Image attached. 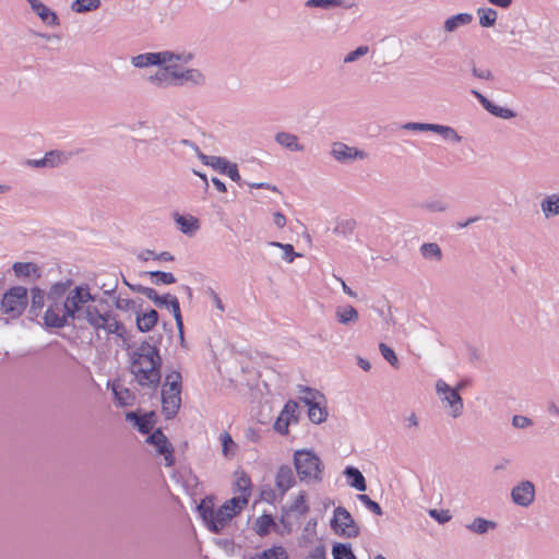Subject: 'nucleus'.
<instances>
[{
  "label": "nucleus",
  "instance_id": "f257e3e1",
  "mask_svg": "<svg viewBox=\"0 0 559 559\" xmlns=\"http://www.w3.org/2000/svg\"><path fill=\"white\" fill-rule=\"evenodd\" d=\"M129 356L130 372L135 382L142 388L156 390L160 383L163 364L157 345L143 341Z\"/></svg>",
  "mask_w": 559,
  "mask_h": 559
},
{
  "label": "nucleus",
  "instance_id": "f03ea898",
  "mask_svg": "<svg viewBox=\"0 0 559 559\" xmlns=\"http://www.w3.org/2000/svg\"><path fill=\"white\" fill-rule=\"evenodd\" d=\"M91 301L95 302L96 297L91 294L88 286H76L70 290L63 302L47 301L48 306L43 316L44 324L47 328H64L69 324L68 319L80 320L81 310Z\"/></svg>",
  "mask_w": 559,
  "mask_h": 559
},
{
  "label": "nucleus",
  "instance_id": "7ed1b4c3",
  "mask_svg": "<svg viewBox=\"0 0 559 559\" xmlns=\"http://www.w3.org/2000/svg\"><path fill=\"white\" fill-rule=\"evenodd\" d=\"M245 507L246 500L243 497H233L217 510L213 508L211 500L204 499L198 506V511L209 531L219 534Z\"/></svg>",
  "mask_w": 559,
  "mask_h": 559
},
{
  "label": "nucleus",
  "instance_id": "20e7f679",
  "mask_svg": "<svg viewBox=\"0 0 559 559\" xmlns=\"http://www.w3.org/2000/svg\"><path fill=\"white\" fill-rule=\"evenodd\" d=\"M293 462L300 481L307 484L322 481L324 464L312 450H296L293 455Z\"/></svg>",
  "mask_w": 559,
  "mask_h": 559
},
{
  "label": "nucleus",
  "instance_id": "39448f33",
  "mask_svg": "<svg viewBox=\"0 0 559 559\" xmlns=\"http://www.w3.org/2000/svg\"><path fill=\"white\" fill-rule=\"evenodd\" d=\"M182 377L177 370L166 374L162 386V412L166 419L177 416L181 406Z\"/></svg>",
  "mask_w": 559,
  "mask_h": 559
},
{
  "label": "nucleus",
  "instance_id": "423d86ee",
  "mask_svg": "<svg viewBox=\"0 0 559 559\" xmlns=\"http://www.w3.org/2000/svg\"><path fill=\"white\" fill-rule=\"evenodd\" d=\"M28 305L27 289L24 286H13L8 289L1 299V310L10 318H19Z\"/></svg>",
  "mask_w": 559,
  "mask_h": 559
},
{
  "label": "nucleus",
  "instance_id": "0eeeda50",
  "mask_svg": "<svg viewBox=\"0 0 559 559\" xmlns=\"http://www.w3.org/2000/svg\"><path fill=\"white\" fill-rule=\"evenodd\" d=\"M330 525L335 534L345 538H355L360 534L359 526L356 524L352 514L346 508L341 506L334 509Z\"/></svg>",
  "mask_w": 559,
  "mask_h": 559
},
{
  "label": "nucleus",
  "instance_id": "6e6552de",
  "mask_svg": "<svg viewBox=\"0 0 559 559\" xmlns=\"http://www.w3.org/2000/svg\"><path fill=\"white\" fill-rule=\"evenodd\" d=\"M170 71L171 86H203L206 83L205 74L197 68L167 67Z\"/></svg>",
  "mask_w": 559,
  "mask_h": 559
},
{
  "label": "nucleus",
  "instance_id": "1a4fd4ad",
  "mask_svg": "<svg viewBox=\"0 0 559 559\" xmlns=\"http://www.w3.org/2000/svg\"><path fill=\"white\" fill-rule=\"evenodd\" d=\"M436 391L444 408L449 409V414L453 418H457L463 414V399L457 389L451 388L445 381L440 379L436 382Z\"/></svg>",
  "mask_w": 559,
  "mask_h": 559
},
{
  "label": "nucleus",
  "instance_id": "9d476101",
  "mask_svg": "<svg viewBox=\"0 0 559 559\" xmlns=\"http://www.w3.org/2000/svg\"><path fill=\"white\" fill-rule=\"evenodd\" d=\"M331 156L342 164H350L355 160H364L368 154L364 150L349 146L343 142H334L331 146Z\"/></svg>",
  "mask_w": 559,
  "mask_h": 559
},
{
  "label": "nucleus",
  "instance_id": "9b49d317",
  "mask_svg": "<svg viewBox=\"0 0 559 559\" xmlns=\"http://www.w3.org/2000/svg\"><path fill=\"white\" fill-rule=\"evenodd\" d=\"M302 391L306 393V395L301 397V401L308 406L309 419L313 424L323 423L328 417V411L325 407L321 406L319 402L316 401V397L319 393L310 388H305Z\"/></svg>",
  "mask_w": 559,
  "mask_h": 559
},
{
  "label": "nucleus",
  "instance_id": "f8f14e48",
  "mask_svg": "<svg viewBox=\"0 0 559 559\" xmlns=\"http://www.w3.org/2000/svg\"><path fill=\"white\" fill-rule=\"evenodd\" d=\"M511 499L514 504L527 508L535 499V486L530 480H522L511 490Z\"/></svg>",
  "mask_w": 559,
  "mask_h": 559
},
{
  "label": "nucleus",
  "instance_id": "ddd939ff",
  "mask_svg": "<svg viewBox=\"0 0 559 559\" xmlns=\"http://www.w3.org/2000/svg\"><path fill=\"white\" fill-rule=\"evenodd\" d=\"M146 441L156 448V451L164 456L166 466L174 465L173 447L160 429L151 433Z\"/></svg>",
  "mask_w": 559,
  "mask_h": 559
},
{
  "label": "nucleus",
  "instance_id": "4468645a",
  "mask_svg": "<svg viewBox=\"0 0 559 559\" xmlns=\"http://www.w3.org/2000/svg\"><path fill=\"white\" fill-rule=\"evenodd\" d=\"M296 484V477L293 468L283 464L278 467L275 474V486L283 497L294 485Z\"/></svg>",
  "mask_w": 559,
  "mask_h": 559
},
{
  "label": "nucleus",
  "instance_id": "2eb2a0df",
  "mask_svg": "<svg viewBox=\"0 0 559 559\" xmlns=\"http://www.w3.org/2000/svg\"><path fill=\"white\" fill-rule=\"evenodd\" d=\"M471 93L477 98V100L483 105V107L488 112H490L492 116L501 118V119H512V118L516 117L515 111H513L512 109L500 107V106L493 104L478 91L472 90Z\"/></svg>",
  "mask_w": 559,
  "mask_h": 559
},
{
  "label": "nucleus",
  "instance_id": "dca6fc26",
  "mask_svg": "<svg viewBox=\"0 0 559 559\" xmlns=\"http://www.w3.org/2000/svg\"><path fill=\"white\" fill-rule=\"evenodd\" d=\"M12 270L14 275L22 280L34 282L41 277V269L33 262H15Z\"/></svg>",
  "mask_w": 559,
  "mask_h": 559
},
{
  "label": "nucleus",
  "instance_id": "f3484780",
  "mask_svg": "<svg viewBox=\"0 0 559 559\" xmlns=\"http://www.w3.org/2000/svg\"><path fill=\"white\" fill-rule=\"evenodd\" d=\"M107 312L108 311H103L98 306L87 302L81 310L82 318L80 320H85L95 330H100L104 323V317Z\"/></svg>",
  "mask_w": 559,
  "mask_h": 559
},
{
  "label": "nucleus",
  "instance_id": "a211bd4d",
  "mask_svg": "<svg viewBox=\"0 0 559 559\" xmlns=\"http://www.w3.org/2000/svg\"><path fill=\"white\" fill-rule=\"evenodd\" d=\"M154 417H155L154 412H150L142 416L138 415L134 412H129L126 414V419L128 421H132L136 426L138 430L141 433H150L151 432V430L153 429L154 424H155Z\"/></svg>",
  "mask_w": 559,
  "mask_h": 559
},
{
  "label": "nucleus",
  "instance_id": "6ab92c4d",
  "mask_svg": "<svg viewBox=\"0 0 559 559\" xmlns=\"http://www.w3.org/2000/svg\"><path fill=\"white\" fill-rule=\"evenodd\" d=\"M31 5L32 10L39 16V19L50 25L57 26L59 25V19L57 14L51 11L46 4H44L39 0H26Z\"/></svg>",
  "mask_w": 559,
  "mask_h": 559
},
{
  "label": "nucleus",
  "instance_id": "aec40b11",
  "mask_svg": "<svg viewBox=\"0 0 559 559\" xmlns=\"http://www.w3.org/2000/svg\"><path fill=\"white\" fill-rule=\"evenodd\" d=\"M163 66H179V64H188L194 59V55L192 52L182 50V51H171V50H163L162 51Z\"/></svg>",
  "mask_w": 559,
  "mask_h": 559
},
{
  "label": "nucleus",
  "instance_id": "412c9836",
  "mask_svg": "<svg viewBox=\"0 0 559 559\" xmlns=\"http://www.w3.org/2000/svg\"><path fill=\"white\" fill-rule=\"evenodd\" d=\"M31 298L28 314L32 318H37L43 312V308L45 307L47 300V294L39 287H33L31 289Z\"/></svg>",
  "mask_w": 559,
  "mask_h": 559
},
{
  "label": "nucleus",
  "instance_id": "4be33fe9",
  "mask_svg": "<svg viewBox=\"0 0 559 559\" xmlns=\"http://www.w3.org/2000/svg\"><path fill=\"white\" fill-rule=\"evenodd\" d=\"M213 160V169L218 170L224 175H227L233 181L240 183L241 177L239 175L238 167L236 164L230 163L229 160L221 156H217Z\"/></svg>",
  "mask_w": 559,
  "mask_h": 559
},
{
  "label": "nucleus",
  "instance_id": "5701e85b",
  "mask_svg": "<svg viewBox=\"0 0 559 559\" xmlns=\"http://www.w3.org/2000/svg\"><path fill=\"white\" fill-rule=\"evenodd\" d=\"M131 63L135 68H146L150 66H163L162 51L145 52L132 57Z\"/></svg>",
  "mask_w": 559,
  "mask_h": 559
},
{
  "label": "nucleus",
  "instance_id": "b1692460",
  "mask_svg": "<svg viewBox=\"0 0 559 559\" xmlns=\"http://www.w3.org/2000/svg\"><path fill=\"white\" fill-rule=\"evenodd\" d=\"M275 142L292 152L305 151V146L299 143L298 136L289 132H277L275 134Z\"/></svg>",
  "mask_w": 559,
  "mask_h": 559
},
{
  "label": "nucleus",
  "instance_id": "393cba45",
  "mask_svg": "<svg viewBox=\"0 0 559 559\" xmlns=\"http://www.w3.org/2000/svg\"><path fill=\"white\" fill-rule=\"evenodd\" d=\"M158 321V312L154 309H151L147 312H138L136 313V328L140 332H148L151 331Z\"/></svg>",
  "mask_w": 559,
  "mask_h": 559
},
{
  "label": "nucleus",
  "instance_id": "a878e982",
  "mask_svg": "<svg viewBox=\"0 0 559 559\" xmlns=\"http://www.w3.org/2000/svg\"><path fill=\"white\" fill-rule=\"evenodd\" d=\"M343 474L346 476L348 480V485L353 488H355L358 491H366L367 484L364 475L361 472L354 467V466H347Z\"/></svg>",
  "mask_w": 559,
  "mask_h": 559
},
{
  "label": "nucleus",
  "instance_id": "bb28decb",
  "mask_svg": "<svg viewBox=\"0 0 559 559\" xmlns=\"http://www.w3.org/2000/svg\"><path fill=\"white\" fill-rule=\"evenodd\" d=\"M473 21V15L471 13H457L448 17L444 21L443 29L448 33L455 32L459 27L466 26L471 24Z\"/></svg>",
  "mask_w": 559,
  "mask_h": 559
},
{
  "label": "nucleus",
  "instance_id": "cd10ccee",
  "mask_svg": "<svg viewBox=\"0 0 559 559\" xmlns=\"http://www.w3.org/2000/svg\"><path fill=\"white\" fill-rule=\"evenodd\" d=\"M71 285H72L71 280H67L64 282H57V283L52 284L50 286L48 293H46L47 301L63 302L64 301L63 298Z\"/></svg>",
  "mask_w": 559,
  "mask_h": 559
},
{
  "label": "nucleus",
  "instance_id": "c85d7f7f",
  "mask_svg": "<svg viewBox=\"0 0 559 559\" xmlns=\"http://www.w3.org/2000/svg\"><path fill=\"white\" fill-rule=\"evenodd\" d=\"M466 528L474 534L484 535L489 531L496 530L497 523L495 521L477 516L466 525Z\"/></svg>",
  "mask_w": 559,
  "mask_h": 559
},
{
  "label": "nucleus",
  "instance_id": "c756f323",
  "mask_svg": "<svg viewBox=\"0 0 559 559\" xmlns=\"http://www.w3.org/2000/svg\"><path fill=\"white\" fill-rule=\"evenodd\" d=\"M242 559H288V554L282 546H273L261 552L243 556Z\"/></svg>",
  "mask_w": 559,
  "mask_h": 559
},
{
  "label": "nucleus",
  "instance_id": "7c9ffc66",
  "mask_svg": "<svg viewBox=\"0 0 559 559\" xmlns=\"http://www.w3.org/2000/svg\"><path fill=\"white\" fill-rule=\"evenodd\" d=\"M540 209L546 218L559 215V194L546 195L540 202Z\"/></svg>",
  "mask_w": 559,
  "mask_h": 559
},
{
  "label": "nucleus",
  "instance_id": "2f4dec72",
  "mask_svg": "<svg viewBox=\"0 0 559 559\" xmlns=\"http://www.w3.org/2000/svg\"><path fill=\"white\" fill-rule=\"evenodd\" d=\"M111 390L117 403L120 406H130L133 404L134 394L127 388H123L118 382H112Z\"/></svg>",
  "mask_w": 559,
  "mask_h": 559
},
{
  "label": "nucleus",
  "instance_id": "473e14b6",
  "mask_svg": "<svg viewBox=\"0 0 559 559\" xmlns=\"http://www.w3.org/2000/svg\"><path fill=\"white\" fill-rule=\"evenodd\" d=\"M175 221L180 231L186 235H193L200 228L199 221L194 216H183L176 214Z\"/></svg>",
  "mask_w": 559,
  "mask_h": 559
},
{
  "label": "nucleus",
  "instance_id": "72a5a7b5",
  "mask_svg": "<svg viewBox=\"0 0 559 559\" xmlns=\"http://www.w3.org/2000/svg\"><path fill=\"white\" fill-rule=\"evenodd\" d=\"M428 131L435 132L439 135H441L444 140L460 143L462 141V136L459 135V133L449 126H442L437 123H429L428 124Z\"/></svg>",
  "mask_w": 559,
  "mask_h": 559
},
{
  "label": "nucleus",
  "instance_id": "f704fd0d",
  "mask_svg": "<svg viewBox=\"0 0 559 559\" xmlns=\"http://www.w3.org/2000/svg\"><path fill=\"white\" fill-rule=\"evenodd\" d=\"M335 317L337 322L344 325L356 323L359 319V314L353 306L337 307Z\"/></svg>",
  "mask_w": 559,
  "mask_h": 559
},
{
  "label": "nucleus",
  "instance_id": "c9c22d12",
  "mask_svg": "<svg viewBox=\"0 0 559 559\" xmlns=\"http://www.w3.org/2000/svg\"><path fill=\"white\" fill-rule=\"evenodd\" d=\"M235 492H239L238 497H243L246 500V506L248 504V499L251 495V479L250 477L241 472L236 479L235 483Z\"/></svg>",
  "mask_w": 559,
  "mask_h": 559
},
{
  "label": "nucleus",
  "instance_id": "e433bc0d",
  "mask_svg": "<svg viewBox=\"0 0 559 559\" xmlns=\"http://www.w3.org/2000/svg\"><path fill=\"white\" fill-rule=\"evenodd\" d=\"M100 329L105 330L108 334H117L118 336H122L126 331L123 324L109 311L104 317V323Z\"/></svg>",
  "mask_w": 559,
  "mask_h": 559
},
{
  "label": "nucleus",
  "instance_id": "4c0bfd02",
  "mask_svg": "<svg viewBox=\"0 0 559 559\" xmlns=\"http://www.w3.org/2000/svg\"><path fill=\"white\" fill-rule=\"evenodd\" d=\"M353 5V2L347 3L344 0H308L306 2L307 8H320L323 10H329L336 7L350 9Z\"/></svg>",
  "mask_w": 559,
  "mask_h": 559
},
{
  "label": "nucleus",
  "instance_id": "58836bf2",
  "mask_svg": "<svg viewBox=\"0 0 559 559\" xmlns=\"http://www.w3.org/2000/svg\"><path fill=\"white\" fill-rule=\"evenodd\" d=\"M419 251L427 260L440 262L443 258L440 246L436 242H425L420 246Z\"/></svg>",
  "mask_w": 559,
  "mask_h": 559
},
{
  "label": "nucleus",
  "instance_id": "ea45409f",
  "mask_svg": "<svg viewBox=\"0 0 559 559\" xmlns=\"http://www.w3.org/2000/svg\"><path fill=\"white\" fill-rule=\"evenodd\" d=\"M167 309H169L171 312H173V316H174V319L176 321V326L179 331V336H180V340H181V343L183 342V321H182V316H181V311H180V304H179V300L176 296H173L168 304H167Z\"/></svg>",
  "mask_w": 559,
  "mask_h": 559
},
{
  "label": "nucleus",
  "instance_id": "a19ab883",
  "mask_svg": "<svg viewBox=\"0 0 559 559\" xmlns=\"http://www.w3.org/2000/svg\"><path fill=\"white\" fill-rule=\"evenodd\" d=\"M477 15L481 27H492L498 19V12L492 8H479Z\"/></svg>",
  "mask_w": 559,
  "mask_h": 559
},
{
  "label": "nucleus",
  "instance_id": "79ce46f5",
  "mask_svg": "<svg viewBox=\"0 0 559 559\" xmlns=\"http://www.w3.org/2000/svg\"><path fill=\"white\" fill-rule=\"evenodd\" d=\"M100 0H74L71 10L75 13H87L99 9Z\"/></svg>",
  "mask_w": 559,
  "mask_h": 559
},
{
  "label": "nucleus",
  "instance_id": "37998d69",
  "mask_svg": "<svg viewBox=\"0 0 559 559\" xmlns=\"http://www.w3.org/2000/svg\"><path fill=\"white\" fill-rule=\"evenodd\" d=\"M274 525L275 522L271 514H262L257 519L254 530L258 535L265 536L269 534L271 527Z\"/></svg>",
  "mask_w": 559,
  "mask_h": 559
},
{
  "label": "nucleus",
  "instance_id": "c03bdc74",
  "mask_svg": "<svg viewBox=\"0 0 559 559\" xmlns=\"http://www.w3.org/2000/svg\"><path fill=\"white\" fill-rule=\"evenodd\" d=\"M333 559H357L349 544L335 543L332 547Z\"/></svg>",
  "mask_w": 559,
  "mask_h": 559
},
{
  "label": "nucleus",
  "instance_id": "a18cd8bd",
  "mask_svg": "<svg viewBox=\"0 0 559 559\" xmlns=\"http://www.w3.org/2000/svg\"><path fill=\"white\" fill-rule=\"evenodd\" d=\"M289 512L297 513L300 516H304L309 512V506L307 504V495L305 491H300L298 493L295 501L289 507Z\"/></svg>",
  "mask_w": 559,
  "mask_h": 559
},
{
  "label": "nucleus",
  "instance_id": "49530a36",
  "mask_svg": "<svg viewBox=\"0 0 559 559\" xmlns=\"http://www.w3.org/2000/svg\"><path fill=\"white\" fill-rule=\"evenodd\" d=\"M148 81L157 87L171 86L170 71L167 70V66H164L163 70L156 72L154 75H151Z\"/></svg>",
  "mask_w": 559,
  "mask_h": 559
},
{
  "label": "nucleus",
  "instance_id": "de8ad7c7",
  "mask_svg": "<svg viewBox=\"0 0 559 559\" xmlns=\"http://www.w3.org/2000/svg\"><path fill=\"white\" fill-rule=\"evenodd\" d=\"M44 157L47 162V168H55L67 163L69 159V154L60 151H50L47 152Z\"/></svg>",
  "mask_w": 559,
  "mask_h": 559
},
{
  "label": "nucleus",
  "instance_id": "09e8293b",
  "mask_svg": "<svg viewBox=\"0 0 559 559\" xmlns=\"http://www.w3.org/2000/svg\"><path fill=\"white\" fill-rule=\"evenodd\" d=\"M419 206L421 210L430 213H443L447 212L450 207L449 203L441 199L425 201L420 203Z\"/></svg>",
  "mask_w": 559,
  "mask_h": 559
},
{
  "label": "nucleus",
  "instance_id": "8fccbe9b",
  "mask_svg": "<svg viewBox=\"0 0 559 559\" xmlns=\"http://www.w3.org/2000/svg\"><path fill=\"white\" fill-rule=\"evenodd\" d=\"M138 258L142 261H147L148 259H154L157 261L171 262L175 260L174 255L168 251H163L160 253H155L153 250H144L141 252Z\"/></svg>",
  "mask_w": 559,
  "mask_h": 559
},
{
  "label": "nucleus",
  "instance_id": "3c124183",
  "mask_svg": "<svg viewBox=\"0 0 559 559\" xmlns=\"http://www.w3.org/2000/svg\"><path fill=\"white\" fill-rule=\"evenodd\" d=\"M146 274H148L153 278L152 282L155 285H160V284L169 285V284H174L176 282V277L174 276L173 273L163 272V271H151V272H147Z\"/></svg>",
  "mask_w": 559,
  "mask_h": 559
},
{
  "label": "nucleus",
  "instance_id": "603ef678",
  "mask_svg": "<svg viewBox=\"0 0 559 559\" xmlns=\"http://www.w3.org/2000/svg\"><path fill=\"white\" fill-rule=\"evenodd\" d=\"M270 246L281 248L284 251L283 259L288 263H292L295 258L301 257L300 253L295 252L293 245L290 243H281L278 241L269 242Z\"/></svg>",
  "mask_w": 559,
  "mask_h": 559
},
{
  "label": "nucleus",
  "instance_id": "864d4df0",
  "mask_svg": "<svg viewBox=\"0 0 559 559\" xmlns=\"http://www.w3.org/2000/svg\"><path fill=\"white\" fill-rule=\"evenodd\" d=\"M219 440L222 442V451L225 456L234 455L236 443L234 442L231 436L224 431L219 436Z\"/></svg>",
  "mask_w": 559,
  "mask_h": 559
},
{
  "label": "nucleus",
  "instance_id": "5fc2aeb1",
  "mask_svg": "<svg viewBox=\"0 0 559 559\" xmlns=\"http://www.w3.org/2000/svg\"><path fill=\"white\" fill-rule=\"evenodd\" d=\"M145 293H147L146 298L153 301L154 305L158 308H166L169 299L173 297L170 294L159 296L154 288H151V290H145Z\"/></svg>",
  "mask_w": 559,
  "mask_h": 559
},
{
  "label": "nucleus",
  "instance_id": "6e6d98bb",
  "mask_svg": "<svg viewBox=\"0 0 559 559\" xmlns=\"http://www.w3.org/2000/svg\"><path fill=\"white\" fill-rule=\"evenodd\" d=\"M379 350L382 357L394 368H399V359L394 353V350L384 343L379 344Z\"/></svg>",
  "mask_w": 559,
  "mask_h": 559
},
{
  "label": "nucleus",
  "instance_id": "4d7b16f0",
  "mask_svg": "<svg viewBox=\"0 0 559 559\" xmlns=\"http://www.w3.org/2000/svg\"><path fill=\"white\" fill-rule=\"evenodd\" d=\"M357 499L368 509L370 510L372 513H374L376 515H382L383 514V511H382V508L380 507V504L376 501H373L372 499H370V497L368 495H365V493H360L357 496Z\"/></svg>",
  "mask_w": 559,
  "mask_h": 559
},
{
  "label": "nucleus",
  "instance_id": "13d9d810",
  "mask_svg": "<svg viewBox=\"0 0 559 559\" xmlns=\"http://www.w3.org/2000/svg\"><path fill=\"white\" fill-rule=\"evenodd\" d=\"M290 423L292 420L289 419V417L280 414V416L274 423V430L277 431L280 435L286 436L288 433V426L290 425Z\"/></svg>",
  "mask_w": 559,
  "mask_h": 559
},
{
  "label": "nucleus",
  "instance_id": "bf43d9fd",
  "mask_svg": "<svg viewBox=\"0 0 559 559\" xmlns=\"http://www.w3.org/2000/svg\"><path fill=\"white\" fill-rule=\"evenodd\" d=\"M369 52L368 46H359L355 50L347 53L344 58L345 63H352L357 61L359 58L366 56Z\"/></svg>",
  "mask_w": 559,
  "mask_h": 559
},
{
  "label": "nucleus",
  "instance_id": "052dcab7",
  "mask_svg": "<svg viewBox=\"0 0 559 559\" xmlns=\"http://www.w3.org/2000/svg\"><path fill=\"white\" fill-rule=\"evenodd\" d=\"M297 409H298L297 402L290 400L285 404L281 414L286 417H289V419L292 421L296 423L297 421V416H296Z\"/></svg>",
  "mask_w": 559,
  "mask_h": 559
},
{
  "label": "nucleus",
  "instance_id": "680f3d73",
  "mask_svg": "<svg viewBox=\"0 0 559 559\" xmlns=\"http://www.w3.org/2000/svg\"><path fill=\"white\" fill-rule=\"evenodd\" d=\"M429 515L440 524H444L451 520V514L448 510H436L431 509L429 510Z\"/></svg>",
  "mask_w": 559,
  "mask_h": 559
},
{
  "label": "nucleus",
  "instance_id": "e2e57ef3",
  "mask_svg": "<svg viewBox=\"0 0 559 559\" xmlns=\"http://www.w3.org/2000/svg\"><path fill=\"white\" fill-rule=\"evenodd\" d=\"M533 425V420L523 415H514L512 417V426L519 429H524Z\"/></svg>",
  "mask_w": 559,
  "mask_h": 559
},
{
  "label": "nucleus",
  "instance_id": "0e129e2a",
  "mask_svg": "<svg viewBox=\"0 0 559 559\" xmlns=\"http://www.w3.org/2000/svg\"><path fill=\"white\" fill-rule=\"evenodd\" d=\"M472 73L475 78L490 81L493 79V75L489 69H477L476 67H473Z\"/></svg>",
  "mask_w": 559,
  "mask_h": 559
},
{
  "label": "nucleus",
  "instance_id": "69168bd1",
  "mask_svg": "<svg viewBox=\"0 0 559 559\" xmlns=\"http://www.w3.org/2000/svg\"><path fill=\"white\" fill-rule=\"evenodd\" d=\"M428 124L429 123L423 122H407L403 124L402 128L409 131H428Z\"/></svg>",
  "mask_w": 559,
  "mask_h": 559
},
{
  "label": "nucleus",
  "instance_id": "338daca9",
  "mask_svg": "<svg viewBox=\"0 0 559 559\" xmlns=\"http://www.w3.org/2000/svg\"><path fill=\"white\" fill-rule=\"evenodd\" d=\"M309 558L310 559H326V551H325L324 546L319 545V546L314 547L311 550Z\"/></svg>",
  "mask_w": 559,
  "mask_h": 559
},
{
  "label": "nucleus",
  "instance_id": "774afa93",
  "mask_svg": "<svg viewBox=\"0 0 559 559\" xmlns=\"http://www.w3.org/2000/svg\"><path fill=\"white\" fill-rule=\"evenodd\" d=\"M134 301L127 298H118L116 300V308L128 311L133 308Z\"/></svg>",
  "mask_w": 559,
  "mask_h": 559
}]
</instances>
